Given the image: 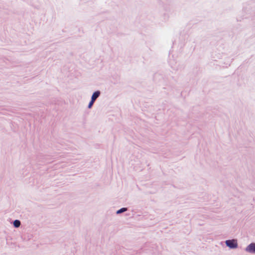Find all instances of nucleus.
Returning <instances> with one entry per match:
<instances>
[{
  "label": "nucleus",
  "instance_id": "20e7f679",
  "mask_svg": "<svg viewBox=\"0 0 255 255\" xmlns=\"http://www.w3.org/2000/svg\"><path fill=\"white\" fill-rule=\"evenodd\" d=\"M13 225L15 227H19L20 225V222L19 220H16L13 222Z\"/></svg>",
  "mask_w": 255,
  "mask_h": 255
},
{
  "label": "nucleus",
  "instance_id": "39448f33",
  "mask_svg": "<svg viewBox=\"0 0 255 255\" xmlns=\"http://www.w3.org/2000/svg\"><path fill=\"white\" fill-rule=\"evenodd\" d=\"M127 210V209L126 208H123L117 211V214H120L121 213H123L125 211H126Z\"/></svg>",
  "mask_w": 255,
  "mask_h": 255
},
{
  "label": "nucleus",
  "instance_id": "423d86ee",
  "mask_svg": "<svg viewBox=\"0 0 255 255\" xmlns=\"http://www.w3.org/2000/svg\"><path fill=\"white\" fill-rule=\"evenodd\" d=\"M95 101H93L92 100L91 101V102L89 103V105H88V108H91L92 107V106H93L94 103Z\"/></svg>",
  "mask_w": 255,
  "mask_h": 255
},
{
  "label": "nucleus",
  "instance_id": "f03ea898",
  "mask_svg": "<svg viewBox=\"0 0 255 255\" xmlns=\"http://www.w3.org/2000/svg\"><path fill=\"white\" fill-rule=\"evenodd\" d=\"M246 251L250 253H255V244H251L246 249Z\"/></svg>",
  "mask_w": 255,
  "mask_h": 255
},
{
  "label": "nucleus",
  "instance_id": "7ed1b4c3",
  "mask_svg": "<svg viewBox=\"0 0 255 255\" xmlns=\"http://www.w3.org/2000/svg\"><path fill=\"white\" fill-rule=\"evenodd\" d=\"M100 92L99 91H96L94 92L92 96L91 100L93 101H95L96 99L99 96Z\"/></svg>",
  "mask_w": 255,
  "mask_h": 255
},
{
  "label": "nucleus",
  "instance_id": "f257e3e1",
  "mask_svg": "<svg viewBox=\"0 0 255 255\" xmlns=\"http://www.w3.org/2000/svg\"><path fill=\"white\" fill-rule=\"evenodd\" d=\"M226 244L231 249L237 248L238 247L237 242L235 240H227L226 241Z\"/></svg>",
  "mask_w": 255,
  "mask_h": 255
}]
</instances>
